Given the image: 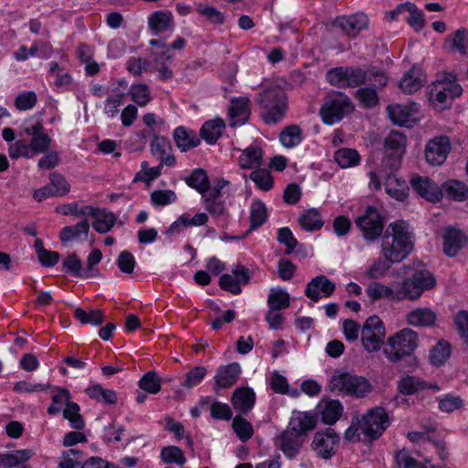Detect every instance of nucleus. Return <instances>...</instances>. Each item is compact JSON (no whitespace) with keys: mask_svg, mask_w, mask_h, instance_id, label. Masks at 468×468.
Instances as JSON below:
<instances>
[{"mask_svg":"<svg viewBox=\"0 0 468 468\" xmlns=\"http://www.w3.org/2000/svg\"><path fill=\"white\" fill-rule=\"evenodd\" d=\"M335 285L324 275H318L313 278L305 288V295L314 302L320 297H329L335 291Z\"/></svg>","mask_w":468,"mask_h":468,"instance_id":"f3484780","label":"nucleus"},{"mask_svg":"<svg viewBox=\"0 0 468 468\" xmlns=\"http://www.w3.org/2000/svg\"><path fill=\"white\" fill-rule=\"evenodd\" d=\"M410 185L413 190L425 199L435 202L441 197V189L428 176H412Z\"/></svg>","mask_w":468,"mask_h":468,"instance_id":"dca6fc26","label":"nucleus"},{"mask_svg":"<svg viewBox=\"0 0 468 468\" xmlns=\"http://www.w3.org/2000/svg\"><path fill=\"white\" fill-rule=\"evenodd\" d=\"M8 154L12 159H18L20 157L31 158L33 154L30 145L24 139H19L11 144L8 147Z\"/></svg>","mask_w":468,"mask_h":468,"instance_id":"052dcab7","label":"nucleus"},{"mask_svg":"<svg viewBox=\"0 0 468 468\" xmlns=\"http://www.w3.org/2000/svg\"><path fill=\"white\" fill-rule=\"evenodd\" d=\"M240 374V367L238 363H230L218 368L215 376V389L225 388L233 386Z\"/></svg>","mask_w":468,"mask_h":468,"instance_id":"5701e85b","label":"nucleus"},{"mask_svg":"<svg viewBox=\"0 0 468 468\" xmlns=\"http://www.w3.org/2000/svg\"><path fill=\"white\" fill-rule=\"evenodd\" d=\"M425 81L424 75L420 69L411 68L399 81V88L404 93L411 94L419 90Z\"/></svg>","mask_w":468,"mask_h":468,"instance_id":"cd10ccee","label":"nucleus"},{"mask_svg":"<svg viewBox=\"0 0 468 468\" xmlns=\"http://www.w3.org/2000/svg\"><path fill=\"white\" fill-rule=\"evenodd\" d=\"M393 263L396 262L390 261L383 256L382 258L375 260L367 268L365 274L369 279H380L387 273Z\"/></svg>","mask_w":468,"mask_h":468,"instance_id":"de8ad7c7","label":"nucleus"},{"mask_svg":"<svg viewBox=\"0 0 468 468\" xmlns=\"http://www.w3.org/2000/svg\"><path fill=\"white\" fill-rule=\"evenodd\" d=\"M406 137L399 132H391L384 141V157L381 170L394 172L397 170L405 153Z\"/></svg>","mask_w":468,"mask_h":468,"instance_id":"423d86ee","label":"nucleus"},{"mask_svg":"<svg viewBox=\"0 0 468 468\" xmlns=\"http://www.w3.org/2000/svg\"><path fill=\"white\" fill-rule=\"evenodd\" d=\"M321 408L322 420L327 424L335 423L343 412V406L338 400H324Z\"/></svg>","mask_w":468,"mask_h":468,"instance_id":"37998d69","label":"nucleus"},{"mask_svg":"<svg viewBox=\"0 0 468 468\" xmlns=\"http://www.w3.org/2000/svg\"><path fill=\"white\" fill-rule=\"evenodd\" d=\"M437 314L430 307H418L406 314V322L415 327H429L435 324Z\"/></svg>","mask_w":468,"mask_h":468,"instance_id":"4be33fe9","label":"nucleus"},{"mask_svg":"<svg viewBox=\"0 0 468 468\" xmlns=\"http://www.w3.org/2000/svg\"><path fill=\"white\" fill-rule=\"evenodd\" d=\"M339 441L340 437L335 430L327 428L324 431L315 432L311 448L317 457L329 460L335 454Z\"/></svg>","mask_w":468,"mask_h":468,"instance_id":"ddd939ff","label":"nucleus"},{"mask_svg":"<svg viewBox=\"0 0 468 468\" xmlns=\"http://www.w3.org/2000/svg\"><path fill=\"white\" fill-rule=\"evenodd\" d=\"M258 103L264 109L263 120L268 124L280 122L287 112V94L280 86H270L258 95Z\"/></svg>","mask_w":468,"mask_h":468,"instance_id":"f03ea898","label":"nucleus"},{"mask_svg":"<svg viewBox=\"0 0 468 468\" xmlns=\"http://www.w3.org/2000/svg\"><path fill=\"white\" fill-rule=\"evenodd\" d=\"M188 186L196 189L198 193L206 195L210 188V183L207 172L204 169H195L191 175L186 178Z\"/></svg>","mask_w":468,"mask_h":468,"instance_id":"a19ab883","label":"nucleus"},{"mask_svg":"<svg viewBox=\"0 0 468 468\" xmlns=\"http://www.w3.org/2000/svg\"><path fill=\"white\" fill-rule=\"evenodd\" d=\"M451 151L450 139L447 136H439L430 140L425 148V157L431 165H441Z\"/></svg>","mask_w":468,"mask_h":468,"instance_id":"2eb2a0df","label":"nucleus"},{"mask_svg":"<svg viewBox=\"0 0 468 468\" xmlns=\"http://www.w3.org/2000/svg\"><path fill=\"white\" fill-rule=\"evenodd\" d=\"M89 230L90 224L86 219H84L75 226L64 227L59 233V238L63 242L70 241L74 239H80L81 236H84V239H86Z\"/></svg>","mask_w":468,"mask_h":468,"instance_id":"79ce46f5","label":"nucleus"},{"mask_svg":"<svg viewBox=\"0 0 468 468\" xmlns=\"http://www.w3.org/2000/svg\"><path fill=\"white\" fill-rule=\"evenodd\" d=\"M442 239L443 252L450 257L455 256L468 241V238L463 230L454 227L446 228Z\"/></svg>","mask_w":468,"mask_h":468,"instance_id":"a211bd4d","label":"nucleus"},{"mask_svg":"<svg viewBox=\"0 0 468 468\" xmlns=\"http://www.w3.org/2000/svg\"><path fill=\"white\" fill-rule=\"evenodd\" d=\"M334 24L337 25L346 34L355 37L367 27V17L364 14L343 16L337 18Z\"/></svg>","mask_w":468,"mask_h":468,"instance_id":"a878e982","label":"nucleus"},{"mask_svg":"<svg viewBox=\"0 0 468 468\" xmlns=\"http://www.w3.org/2000/svg\"><path fill=\"white\" fill-rule=\"evenodd\" d=\"M386 336L383 322L377 315L369 316L361 329V341L368 352H376L381 348Z\"/></svg>","mask_w":468,"mask_h":468,"instance_id":"9d476101","label":"nucleus"},{"mask_svg":"<svg viewBox=\"0 0 468 468\" xmlns=\"http://www.w3.org/2000/svg\"><path fill=\"white\" fill-rule=\"evenodd\" d=\"M225 122L221 119H215L206 122L200 129V137L207 144H214L221 136Z\"/></svg>","mask_w":468,"mask_h":468,"instance_id":"e433bc0d","label":"nucleus"},{"mask_svg":"<svg viewBox=\"0 0 468 468\" xmlns=\"http://www.w3.org/2000/svg\"><path fill=\"white\" fill-rule=\"evenodd\" d=\"M63 267L66 271L74 276H81L85 278L91 277V274L85 271H82V262L77 257L75 253L69 255L63 261Z\"/></svg>","mask_w":468,"mask_h":468,"instance_id":"0e129e2a","label":"nucleus"},{"mask_svg":"<svg viewBox=\"0 0 468 468\" xmlns=\"http://www.w3.org/2000/svg\"><path fill=\"white\" fill-rule=\"evenodd\" d=\"M290 305V296L282 288H271L268 296V306L270 309L282 310Z\"/></svg>","mask_w":468,"mask_h":468,"instance_id":"a18cd8bd","label":"nucleus"},{"mask_svg":"<svg viewBox=\"0 0 468 468\" xmlns=\"http://www.w3.org/2000/svg\"><path fill=\"white\" fill-rule=\"evenodd\" d=\"M250 101L247 98L233 99L229 109L231 125L242 124L250 117Z\"/></svg>","mask_w":468,"mask_h":468,"instance_id":"7c9ffc66","label":"nucleus"},{"mask_svg":"<svg viewBox=\"0 0 468 468\" xmlns=\"http://www.w3.org/2000/svg\"><path fill=\"white\" fill-rule=\"evenodd\" d=\"M174 139L176 146L182 151L186 152L200 144L198 136L194 131L187 130L183 126L177 127L174 132Z\"/></svg>","mask_w":468,"mask_h":468,"instance_id":"473e14b6","label":"nucleus"},{"mask_svg":"<svg viewBox=\"0 0 468 468\" xmlns=\"http://www.w3.org/2000/svg\"><path fill=\"white\" fill-rule=\"evenodd\" d=\"M450 355V345L447 342L440 341L431 350V363L434 366H441L449 358Z\"/></svg>","mask_w":468,"mask_h":468,"instance_id":"5fc2aeb1","label":"nucleus"},{"mask_svg":"<svg viewBox=\"0 0 468 468\" xmlns=\"http://www.w3.org/2000/svg\"><path fill=\"white\" fill-rule=\"evenodd\" d=\"M232 427L240 441H246L253 435L251 424L245 419L236 416L233 419Z\"/></svg>","mask_w":468,"mask_h":468,"instance_id":"338daca9","label":"nucleus"},{"mask_svg":"<svg viewBox=\"0 0 468 468\" xmlns=\"http://www.w3.org/2000/svg\"><path fill=\"white\" fill-rule=\"evenodd\" d=\"M87 395L99 402L113 405L117 402V395L112 389L103 388L101 385L95 384L86 389Z\"/></svg>","mask_w":468,"mask_h":468,"instance_id":"c03bdc74","label":"nucleus"},{"mask_svg":"<svg viewBox=\"0 0 468 468\" xmlns=\"http://www.w3.org/2000/svg\"><path fill=\"white\" fill-rule=\"evenodd\" d=\"M262 164V151L257 146L246 148L239 158V165L242 169H252Z\"/></svg>","mask_w":468,"mask_h":468,"instance_id":"ea45409f","label":"nucleus"},{"mask_svg":"<svg viewBox=\"0 0 468 468\" xmlns=\"http://www.w3.org/2000/svg\"><path fill=\"white\" fill-rule=\"evenodd\" d=\"M315 425L316 420L312 415L306 412L294 411L286 431H292L304 438L306 432L313 430Z\"/></svg>","mask_w":468,"mask_h":468,"instance_id":"393cba45","label":"nucleus"},{"mask_svg":"<svg viewBox=\"0 0 468 468\" xmlns=\"http://www.w3.org/2000/svg\"><path fill=\"white\" fill-rule=\"evenodd\" d=\"M355 96L365 108L376 107L379 102V97L374 88H360L356 91Z\"/></svg>","mask_w":468,"mask_h":468,"instance_id":"6e6d98bb","label":"nucleus"},{"mask_svg":"<svg viewBox=\"0 0 468 468\" xmlns=\"http://www.w3.org/2000/svg\"><path fill=\"white\" fill-rule=\"evenodd\" d=\"M302 130L298 125H289L280 134V141L286 148H292L302 142Z\"/></svg>","mask_w":468,"mask_h":468,"instance_id":"49530a36","label":"nucleus"},{"mask_svg":"<svg viewBox=\"0 0 468 468\" xmlns=\"http://www.w3.org/2000/svg\"><path fill=\"white\" fill-rule=\"evenodd\" d=\"M419 345L418 334L410 328H403L388 338L384 353L394 363L410 356Z\"/></svg>","mask_w":468,"mask_h":468,"instance_id":"7ed1b4c3","label":"nucleus"},{"mask_svg":"<svg viewBox=\"0 0 468 468\" xmlns=\"http://www.w3.org/2000/svg\"><path fill=\"white\" fill-rule=\"evenodd\" d=\"M231 402L237 410L247 413L255 404V393L250 388H239L234 391Z\"/></svg>","mask_w":468,"mask_h":468,"instance_id":"bb28decb","label":"nucleus"},{"mask_svg":"<svg viewBox=\"0 0 468 468\" xmlns=\"http://www.w3.org/2000/svg\"><path fill=\"white\" fill-rule=\"evenodd\" d=\"M160 457L165 463H177L183 465L186 458L182 450L176 446H166L161 450Z\"/></svg>","mask_w":468,"mask_h":468,"instance_id":"e2e57ef3","label":"nucleus"},{"mask_svg":"<svg viewBox=\"0 0 468 468\" xmlns=\"http://www.w3.org/2000/svg\"><path fill=\"white\" fill-rule=\"evenodd\" d=\"M388 81V78L385 71L378 67H367L366 82L373 85L374 89H383Z\"/></svg>","mask_w":468,"mask_h":468,"instance_id":"bf43d9fd","label":"nucleus"},{"mask_svg":"<svg viewBox=\"0 0 468 468\" xmlns=\"http://www.w3.org/2000/svg\"><path fill=\"white\" fill-rule=\"evenodd\" d=\"M399 285V282H394L390 286L373 282L368 284L366 292L373 302L383 297L389 300L402 301V299L398 298L399 294V292H400Z\"/></svg>","mask_w":468,"mask_h":468,"instance_id":"412c9836","label":"nucleus"},{"mask_svg":"<svg viewBox=\"0 0 468 468\" xmlns=\"http://www.w3.org/2000/svg\"><path fill=\"white\" fill-rule=\"evenodd\" d=\"M56 392L52 396V404L48 408V414H56L60 411V406L63 404L68 405L71 398L69 391L67 388H56Z\"/></svg>","mask_w":468,"mask_h":468,"instance_id":"69168bd1","label":"nucleus"},{"mask_svg":"<svg viewBox=\"0 0 468 468\" xmlns=\"http://www.w3.org/2000/svg\"><path fill=\"white\" fill-rule=\"evenodd\" d=\"M329 387L332 391L356 398H364L372 389L371 384L366 378L339 372L332 376Z\"/></svg>","mask_w":468,"mask_h":468,"instance_id":"39448f33","label":"nucleus"},{"mask_svg":"<svg viewBox=\"0 0 468 468\" xmlns=\"http://www.w3.org/2000/svg\"><path fill=\"white\" fill-rule=\"evenodd\" d=\"M34 452L29 449L13 451L0 456V464L5 468H17L28 461Z\"/></svg>","mask_w":468,"mask_h":468,"instance_id":"4c0bfd02","label":"nucleus"},{"mask_svg":"<svg viewBox=\"0 0 468 468\" xmlns=\"http://www.w3.org/2000/svg\"><path fill=\"white\" fill-rule=\"evenodd\" d=\"M21 129L26 135L31 136L28 144L33 155L37 153H45L49 148L51 138L44 132L41 122L31 123L27 121Z\"/></svg>","mask_w":468,"mask_h":468,"instance_id":"4468645a","label":"nucleus"},{"mask_svg":"<svg viewBox=\"0 0 468 468\" xmlns=\"http://www.w3.org/2000/svg\"><path fill=\"white\" fill-rule=\"evenodd\" d=\"M250 229L261 227L267 219V208L260 200L252 201L250 205Z\"/></svg>","mask_w":468,"mask_h":468,"instance_id":"09e8293b","label":"nucleus"},{"mask_svg":"<svg viewBox=\"0 0 468 468\" xmlns=\"http://www.w3.org/2000/svg\"><path fill=\"white\" fill-rule=\"evenodd\" d=\"M75 317L81 324H90L93 325H100L104 319V314L100 309H93L87 313L84 309L78 307L74 311Z\"/></svg>","mask_w":468,"mask_h":468,"instance_id":"3c124183","label":"nucleus"},{"mask_svg":"<svg viewBox=\"0 0 468 468\" xmlns=\"http://www.w3.org/2000/svg\"><path fill=\"white\" fill-rule=\"evenodd\" d=\"M441 196L444 194L447 197L455 201H464L468 199V187L459 180L451 179L443 183L441 186Z\"/></svg>","mask_w":468,"mask_h":468,"instance_id":"72a5a7b5","label":"nucleus"},{"mask_svg":"<svg viewBox=\"0 0 468 468\" xmlns=\"http://www.w3.org/2000/svg\"><path fill=\"white\" fill-rule=\"evenodd\" d=\"M80 410V406L75 402H68V405L63 410L64 418L67 419L71 427L76 430H82L85 426Z\"/></svg>","mask_w":468,"mask_h":468,"instance_id":"864d4df0","label":"nucleus"},{"mask_svg":"<svg viewBox=\"0 0 468 468\" xmlns=\"http://www.w3.org/2000/svg\"><path fill=\"white\" fill-rule=\"evenodd\" d=\"M424 389L439 391L440 388L437 383H428L414 376L402 377L398 382V390L403 395H413Z\"/></svg>","mask_w":468,"mask_h":468,"instance_id":"6ab92c4d","label":"nucleus"},{"mask_svg":"<svg viewBox=\"0 0 468 468\" xmlns=\"http://www.w3.org/2000/svg\"><path fill=\"white\" fill-rule=\"evenodd\" d=\"M304 438L292 431H284L280 436V449L288 458H294L300 452Z\"/></svg>","mask_w":468,"mask_h":468,"instance_id":"b1692460","label":"nucleus"},{"mask_svg":"<svg viewBox=\"0 0 468 468\" xmlns=\"http://www.w3.org/2000/svg\"><path fill=\"white\" fill-rule=\"evenodd\" d=\"M388 116L394 123L409 125L416 119L418 106L416 103L410 105L395 104L388 107Z\"/></svg>","mask_w":468,"mask_h":468,"instance_id":"aec40b11","label":"nucleus"},{"mask_svg":"<svg viewBox=\"0 0 468 468\" xmlns=\"http://www.w3.org/2000/svg\"><path fill=\"white\" fill-rule=\"evenodd\" d=\"M151 152L160 162L167 166H173L176 164V158L169 154L171 150L170 142L165 137H155L151 144Z\"/></svg>","mask_w":468,"mask_h":468,"instance_id":"c85d7f7f","label":"nucleus"},{"mask_svg":"<svg viewBox=\"0 0 468 468\" xmlns=\"http://www.w3.org/2000/svg\"><path fill=\"white\" fill-rule=\"evenodd\" d=\"M149 28L154 35H158L174 27L173 16L170 12L157 11L148 18Z\"/></svg>","mask_w":468,"mask_h":468,"instance_id":"2f4dec72","label":"nucleus"},{"mask_svg":"<svg viewBox=\"0 0 468 468\" xmlns=\"http://www.w3.org/2000/svg\"><path fill=\"white\" fill-rule=\"evenodd\" d=\"M208 220L206 213H197L193 218L189 214L184 213L169 227V234L179 233L183 229L193 226H203Z\"/></svg>","mask_w":468,"mask_h":468,"instance_id":"c756f323","label":"nucleus"},{"mask_svg":"<svg viewBox=\"0 0 468 468\" xmlns=\"http://www.w3.org/2000/svg\"><path fill=\"white\" fill-rule=\"evenodd\" d=\"M129 93L133 101L140 107L145 106L152 99L150 89L144 83L132 85Z\"/></svg>","mask_w":468,"mask_h":468,"instance_id":"8fccbe9b","label":"nucleus"},{"mask_svg":"<svg viewBox=\"0 0 468 468\" xmlns=\"http://www.w3.org/2000/svg\"><path fill=\"white\" fill-rule=\"evenodd\" d=\"M413 242L408 225L403 221L388 225L381 242L382 256L399 262L412 250Z\"/></svg>","mask_w":468,"mask_h":468,"instance_id":"f257e3e1","label":"nucleus"},{"mask_svg":"<svg viewBox=\"0 0 468 468\" xmlns=\"http://www.w3.org/2000/svg\"><path fill=\"white\" fill-rule=\"evenodd\" d=\"M49 187L56 197H62L69 192L70 186L66 178L58 172H53L49 175Z\"/></svg>","mask_w":468,"mask_h":468,"instance_id":"4d7b16f0","label":"nucleus"},{"mask_svg":"<svg viewBox=\"0 0 468 468\" xmlns=\"http://www.w3.org/2000/svg\"><path fill=\"white\" fill-rule=\"evenodd\" d=\"M355 222L364 239L369 242L377 240L381 236L384 229L382 217L378 211L372 207H368L365 213L358 217Z\"/></svg>","mask_w":468,"mask_h":468,"instance_id":"f8f14e48","label":"nucleus"},{"mask_svg":"<svg viewBox=\"0 0 468 468\" xmlns=\"http://www.w3.org/2000/svg\"><path fill=\"white\" fill-rule=\"evenodd\" d=\"M354 110L351 100L338 95L335 98L328 99L320 109L322 120L326 124H334L341 121L345 115L352 112Z\"/></svg>","mask_w":468,"mask_h":468,"instance_id":"9b49d317","label":"nucleus"},{"mask_svg":"<svg viewBox=\"0 0 468 468\" xmlns=\"http://www.w3.org/2000/svg\"><path fill=\"white\" fill-rule=\"evenodd\" d=\"M139 387L151 394H156L161 390V378L155 371H149L142 377Z\"/></svg>","mask_w":468,"mask_h":468,"instance_id":"13d9d810","label":"nucleus"},{"mask_svg":"<svg viewBox=\"0 0 468 468\" xmlns=\"http://www.w3.org/2000/svg\"><path fill=\"white\" fill-rule=\"evenodd\" d=\"M90 216L94 218L92 227L99 233H107L110 231L116 221L115 215L104 209L101 210L93 207V213Z\"/></svg>","mask_w":468,"mask_h":468,"instance_id":"f704fd0d","label":"nucleus"},{"mask_svg":"<svg viewBox=\"0 0 468 468\" xmlns=\"http://www.w3.org/2000/svg\"><path fill=\"white\" fill-rule=\"evenodd\" d=\"M207 374V368L202 366H197L189 370L186 374V378L182 386L186 389H191L192 388L197 386L201 383L202 379L205 378Z\"/></svg>","mask_w":468,"mask_h":468,"instance_id":"774afa93","label":"nucleus"},{"mask_svg":"<svg viewBox=\"0 0 468 468\" xmlns=\"http://www.w3.org/2000/svg\"><path fill=\"white\" fill-rule=\"evenodd\" d=\"M388 426V417L385 409L381 407L369 410L358 420V429L367 440H377Z\"/></svg>","mask_w":468,"mask_h":468,"instance_id":"0eeeda50","label":"nucleus"},{"mask_svg":"<svg viewBox=\"0 0 468 468\" xmlns=\"http://www.w3.org/2000/svg\"><path fill=\"white\" fill-rule=\"evenodd\" d=\"M335 160L341 167L346 168L357 165L360 156L354 149L343 148L335 152Z\"/></svg>","mask_w":468,"mask_h":468,"instance_id":"603ef678","label":"nucleus"},{"mask_svg":"<svg viewBox=\"0 0 468 468\" xmlns=\"http://www.w3.org/2000/svg\"><path fill=\"white\" fill-rule=\"evenodd\" d=\"M386 173V182L384 184L387 194L399 201L404 200L407 196L405 181L393 176V172L382 170Z\"/></svg>","mask_w":468,"mask_h":468,"instance_id":"c9c22d12","label":"nucleus"},{"mask_svg":"<svg viewBox=\"0 0 468 468\" xmlns=\"http://www.w3.org/2000/svg\"><path fill=\"white\" fill-rule=\"evenodd\" d=\"M406 13L409 16L406 18L407 22L416 30L420 31L424 27V15L418 9L417 5L413 3H406Z\"/></svg>","mask_w":468,"mask_h":468,"instance_id":"680f3d73","label":"nucleus"},{"mask_svg":"<svg viewBox=\"0 0 468 468\" xmlns=\"http://www.w3.org/2000/svg\"><path fill=\"white\" fill-rule=\"evenodd\" d=\"M300 226L306 231L320 230L324 226V221L320 212L316 208H310L303 211L299 218Z\"/></svg>","mask_w":468,"mask_h":468,"instance_id":"58836bf2","label":"nucleus"},{"mask_svg":"<svg viewBox=\"0 0 468 468\" xmlns=\"http://www.w3.org/2000/svg\"><path fill=\"white\" fill-rule=\"evenodd\" d=\"M399 299L416 301L425 291L435 287L436 280L431 271L420 269L415 271L411 278L399 282Z\"/></svg>","mask_w":468,"mask_h":468,"instance_id":"20e7f679","label":"nucleus"},{"mask_svg":"<svg viewBox=\"0 0 468 468\" xmlns=\"http://www.w3.org/2000/svg\"><path fill=\"white\" fill-rule=\"evenodd\" d=\"M326 80L339 88L357 87L366 83L367 68H335L327 72Z\"/></svg>","mask_w":468,"mask_h":468,"instance_id":"6e6552de","label":"nucleus"},{"mask_svg":"<svg viewBox=\"0 0 468 468\" xmlns=\"http://www.w3.org/2000/svg\"><path fill=\"white\" fill-rule=\"evenodd\" d=\"M463 92L462 87L454 82V76L449 74L443 80H437L431 90V101L440 109L450 106L454 98Z\"/></svg>","mask_w":468,"mask_h":468,"instance_id":"1a4fd4ad","label":"nucleus"}]
</instances>
